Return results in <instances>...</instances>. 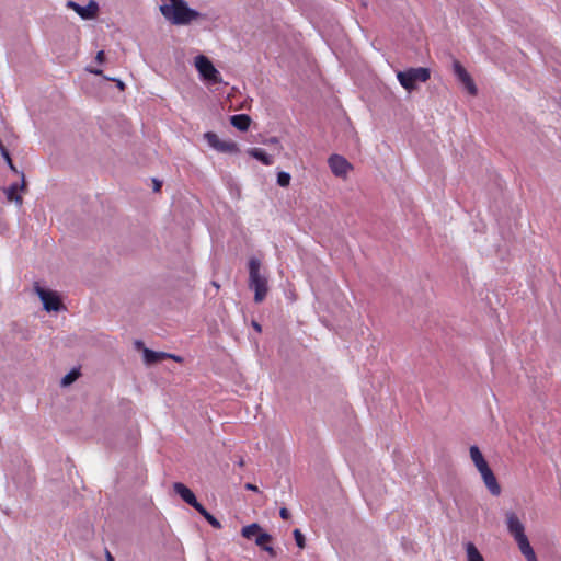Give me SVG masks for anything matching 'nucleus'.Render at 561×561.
<instances>
[{
	"instance_id": "nucleus-1",
	"label": "nucleus",
	"mask_w": 561,
	"mask_h": 561,
	"mask_svg": "<svg viewBox=\"0 0 561 561\" xmlns=\"http://www.w3.org/2000/svg\"><path fill=\"white\" fill-rule=\"evenodd\" d=\"M162 15L173 25H188L193 21L204 18L198 11L191 9L184 0H169L160 7Z\"/></svg>"
},
{
	"instance_id": "nucleus-2",
	"label": "nucleus",
	"mask_w": 561,
	"mask_h": 561,
	"mask_svg": "<svg viewBox=\"0 0 561 561\" xmlns=\"http://www.w3.org/2000/svg\"><path fill=\"white\" fill-rule=\"evenodd\" d=\"M249 287L254 290V301L262 302L268 293V279L265 273L261 272V261L251 257L248 262Z\"/></svg>"
},
{
	"instance_id": "nucleus-3",
	"label": "nucleus",
	"mask_w": 561,
	"mask_h": 561,
	"mask_svg": "<svg viewBox=\"0 0 561 561\" xmlns=\"http://www.w3.org/2000/svg\"><path fill=\"white\" fill-rule=\"evenodd\" d=\"M470 457L476 468L480 472L489 492L494 496H499L502 491L501 485L499 484L494 472L490 468L488 461L484 459L478 446L474 445L470 447Z\"/></svg>"
},
{
	"instance_id": "nucleus-4",
	"label": "nucleus",
	"mask_w": 561,
	"mask_h": 561,
	"mask_svg": "<svg viewBox=\"0 0 561 561\" xmlns=\"http://www.w3.org/2000/svg\"><path fill=\"white\" fill-rule=\"evenodd\" d=\"M241 535L249 540L254 539L257 547L266 551L271 557H276V551L271 546L273 541L272 535L265 533L259 524L253 523L242 527Z\"/></svg>"
},
{
	"instance_id": "nucleus-5",
	"label": "nucleus",
	"mask_w": 561,
	"mask_h": 561,
	"mask_svg": "<svg viewBox=\"0 0 561 561\" xmlns=\"http://www.w3.org/2000/svg\"><path fill=\"white\" fill-rule=\"evenodd\" d=\"M431 78V71L425 67L409 68L397 72L400 84L409 92L415 90L419 83L426 82Z\"/></svg>"
},
{
	"instance_id": "nucleus-6",
	"label": "nucleus",
	"mask_w": 561,
	"mask_h": 561,
	"mask_svg": "<svg viewBox=\"0 0 561 561\" xmlns=\"http://www.w3.org/2000/svg\"><path fill=\"white\" fill-rule=\"evenodd\" d=\"M195 67L199 75L209 83L217 84L221 82L220 72L214 67L208 57L198 55L195 57Z\"/></svg>"
},
{
	"instance_id": "nucleus-7",
	"label": "nucleus",
	"mask_w": 561,
	"mask_h": 561,
	"mask_svg": "<svg viewBox=\"0 0 561 561\" xmlns=\"http://www.w3.org/2000/svg\"><path fill=\"white\" fill-rule=\"evenodd\" d=\"M34 290L41 298L46 311H59L64 308L62 301L56 291L45 289L38 283H35Z\"/></svg>"
},
{
	"instance_id": "nucleus-8",
	"label": "nucleus",
	"mask_w": 561,
	"mask_h": 561,
	"mask_svg": "<svg viewBox=\"0 0 561 561\" xmlns=\"http://www.w3.org/2000/svg\"><path fill=\"white\" fill-rule=\"evenodd\" d=\"M207 144L219 152L237 153L239 151L238 145L233 141L221 140L215 133L207 131L204 135Z\"/></svg>"
},
{
	"instance_id": "nucleus-9",
	"label": "nucleus",
	"mask_w": 561,
	"mask_h": 561,
	"mask_svg": "<svg viewBox=\"0 0 561 561\" xmlns=\"http://www.w3.org/2000/svg\"><path fill=\"white\" fill-rule=\"evenodd\" d=\"M328 164L331 172L337 178H346L353 169V165L343 156L336 153L329 157Z\"/></svg>"
},
{
	"instance_id": "nucleus-10",
	"label": "nucleus",
	"mask_w": 561,
	"mask_h": 561,
	"mask_svg": "<svg viewBox=\"0 0 561 561\" xmlns=\"http://www.w3.org/2000/svg\"><path fill=\"white\" fill-rule=\"evenodd\" d=\"M453 66H454V72H455L457 79L463 84V87L467 89V91L471 95H476L478 92V89H477L471 76L468 73V71L465 69V67L458 60H455Z\"/></svg>"
},
{
	"instance_id": "nucleus-11",
	"label": "nucleus",
	"mask_w": 561,
	"mask_h": 561,
	"mask_svg": "<svg viewBox=\"0 0 561 561\" xmlns=\"http://www.w3.org/2000/svg\"><path fill=\"white\" fill-rule=\"evenodd\" d=\"M67 7L75 10L83 20H91L95 18L99 12V4L93 0L84 7L75 1H68Z\"/></svg>"
},
{
	"instance_id": "nucleus-12",
	"label": "nucleus",
	"mask_w": 561,
	"mask_h": 561,
	"mask_svg": "<svg viewBox=\"0 0 561 561\" xmlns=\"http://www.w3.org/2000/svg\"><path fill=\"white\" fill-rule=\"evenodd\" d=\"M174 492L188 505L194 507L197 511L202 504L197 501L195 494L192 492L190 488H187L182 482H175L173 484Z\"/></svg>"
},
{
	"instance_id": "nucleus-13",
	"label": "nucleus",
	"mask_w": 561,
	"mask_h": 561,
	"mask_svg": "<svg viewBox=\"0 0 561 561\" xmlns=\"http://www.w3.org/2000/svg\"><path fill=\"white\" fill-rule=\"evenodd\" d=\"M21 184L13 183L9 187L4 190L8 201L14 202L16 205L21 206L23 204V198L18 194L19 191H26V181L24 173H21Z\"/></svg>"
},
{
	"instance_id": "nucleus-14",
	"label": "nucleus",
	"mask_w": 561,
	"mask_h": 561,
	"mask_svg": "<svg viewBox=\"0 0 561 561\" xmlns=\"http://www.w3.org/2000/svg\"><path fill=\"white\" fill-rule=\"evenodd\" d=\"M506 525L508 533L514 539L525 535V527L515 513H506Z\"/></svg>"
},
{
	"instance_id": "nucleus-15",
	"label": "nucleus",
	"mask_w": 561,
	"mask_h": 561,
	"mask_svg": "<svg viewBox=\"0 0 561 561\" xmlns=\"http://www.w3.org/2000/svg\"><path fill=\"white\" fill-rule=\"evenodd\" d=\"M167 358H172L176 362H182V358L176 355H172V354L164 353V352H156V351H152L149 348H146L144 351V359H145L146 364H148V365H153V364L160 363L161 360L167 359Z\"/></svg>"
},
{
	"instance_id": "nucleus-16",
	"label": "nucleus",
	"mask_w": 561,
	"mask_h": 561,
	"mask_svg": "<svg viewBox=\"0 0 561 561\" xmlns=\"http://www.w3.org/2000/svg\"><path fill=\"white\" fill-rule=\"evenodd\" d=\"M248 154L260 162H262L264 165H272L274 163V159L271 154L266 153L265 150L262 148H250L248 149Z\"/></svg>"
},
{
	"instance_id": "nucleus-17",
	"label": "nucleus",
	"mask_w": 561,
	"mask_h": 561,
	"mask_svg": "<svg viewBox=\"0 0 561 561\" xmlns=\"http://www.w3.org/2000/svg\"><path fill=\"white\" fill-rule=\"evenodd\" d=\"M230 124L241 130L245 131L249 129L251 124V117L247 114H236L230 117Z\"/></svg>"
},
{
	"instance_id": "nucleus-18",
	"label": "nucleus",
	"mask_w": 561,
	"mask_h": 561,
	"mask_svg": "<svg viewBox=\"0 0 561 561\" xmlns=\"http://www.w3.org/2000/svg\"><path fill=\"white\" fill-rule=\"evenodd\" d=\"M466 552L468 561H484L482 554L479 552L473 542L468 541L466 545Z\"/></svg>"
},
{
	"instance_id": "nucleus-19",
	"label": "nucleus",
	"mask_w": 561,
	"mask_h": 561,
	"mask_svg": "<svg viewBox=\"0 0 561 561\" xmlns=\"http://www.w3.org/2000/svg\"><path fill=\"white\" fill-rule=\"evenodd\" d=\"M197 512L216 529H220L222 526H221V523L214 516L211 515L203 505H201L199 507H197Z\"/></svg>"
},
{
	"instance_id": "nucleus-20",
	"label": "nucleus",
	"mask_w": 561,
	"mask_h": 561,
	"mask_svg": "<svg viewBox=\"0 0 561 561\" xmlns=\"http://www.w3.org/2000/svg\"><path fill=\"white\" fill-rule=\"evenodd\" d=\"M80 376V371L77 368H73L70 370L62 379H61V386L67 387L73 383Z\"/></svg>"
},
{
	"instance_id": "nucleus-21",
	"label": "nucleus",
	"mask_w": 561,
	"mask_h": 561,
	"mask_svg": "<svg viewBox=\"0 0 561 561\" xmlns=\"http://www.w3.org/2000/svg\"><path fill=\"white\" fill-rule=\"evenodd\" d=\"M1 156H2V157H3V159L5 160V162H7L8 167L10 168V170H11L12 172H14L15 174L21 175V173H22V172H21V171H19V170L16 169V167L14 165V163H13V161H12V159H11V156H10V152L8 151V149H3V150H2Z\"/></svg>"
},
{
	"instance_id": "nucleus-22",
	"label": "nucleus",
	"mask_w": 561,
	"mask_h": 561,
	"mask_svg": "<svg viewBox=\"0 0 561 561\" xmlns=\"http://www.w3.org/2000/svg\"><path fill=\"white\" fill-rule=\"evenodd\" d=\"M291 176L288 172H278L277 184L282 187H287L290 184Z\"/></svg>"
},
{
	"instance_id": "nucleus-23",
	"label": "nucleus",
	"mask_w": 561,
	"mask_h": 561,
	"mask_svg": "<svg viewBox=\"0 0 561 561\" xmlns=\"http://www.w3.org/2000/svg\"><path fill=\"white\" fill-rule=\"evenodd\" d=\"M520 552H524V551H527L529 549H531L533 547L530 546L529 543V540L527 538L526 535L522 536V537H518L515 539Z\"/></svg>"
},
{
	"instance_id": "nucleus-24",
	"label": "nucleus",
	"mask_w": 561,
	"mask_h": 561,
	"mask_svg": "<svg viewBox=\"0 0 561 561\" xmlns=\"http://www.w3.org/2000/svg\"><path fill=\"white\" fill-rule=\"evenodd\" d=\"M293 535H294V538H295V541H296V545L300 548V549H304L306 547V538L304 536V534L299 530V529H295L293 531Z\"/></svg>"
},
{
	"instance_id": "nucleus-25",
	"label": "nucleus",
	"mask_w": 561,
	"mask_h": 561,
	"mask_svg": "<svg viewBox=\"0 0 561 561\" xmlns=\"http://www.w3.org/2000/svg\"><path fill=\"white\" fill-rule=\"evenodd\" d=\"M522 554L526 558L527 561H538L533 548L522 552Z\"/></svg>"
},
{
	"instance_id": "nucleus-26",
	"label": "nucleus",
	"mask_w": 561,
	"mask_h": 561,
	"mask_svg": "<svg viewBox=\"0 0 561 561\" xmlns=\"http://www.w3.org/2000/svg\"><path fill=\"white\" fill-rule=\"evenodd\" d=\"M279 516H280L283 519L287 520V519H289V517H290V512H289L286 507H282V508L279 510Z\"/></svg>"
},
{
	"instance_id": "nucleus-27",
	"label": "nucleus",
	"mask_w": 561,
	"mask_h": 561,
	"mask_svg": "<svg viewBox=\"0 0 561 561\" xmlns=\"http://www.w3.org/2000/svg\"><path fill=\"white\" fill-rule=\"evenodd\" d=\"M95 60L99 64H103L105 61V53L103 50L98 51V54L95 56Z\"/></svg>"
},
{
	"instance_id": "nucleus-28",
	"label": "nucleus",
	"mask_w": 561,
	"mask_h": 561,
	"mask_svg": "<svg viewBox=\"0 0 561 561\" xmlns=\"http://www.w3.org/2000/svg\"><path fill=\"white\" fill-rule=\"evenodd\" d=\"M252 327L254 328L255 331L257 332H261L262 331V328L260 325V323H257L256 321H253L252 322Z\"/></svg>"
},
{
	"instance_id": "nucleus-29",
	"label": "nucleus",
	"mask_w": 561,
	"mask_h": 561,
	"mask_svg": "<svg viewBox=\"0 0 561 561\" xmlns=\"http://www.w3.org/2000/svg\"><path fill=\"white\" fill-rule=\"evenodd\" d=\"M153 183H154V191L156 192L160 191L162 183L157 180H154Z\"/></svg>"
},
{
	"instance_id": "nucleus-30",
	"label": "nucleus",
	"mask_w": 561,
	"mask_h": 561,
	"mask_svg": "<svg viewBox=\"0 0 561 561\" xmlns=\"http://www.w3.org/2000/svg\"><path fill=\"white\" fill-rule=\"evenodd\" d=\"M245 488H247L248 490H251V491H257V490H259V489H257V486H256V485H254V484H252V483H248V484L245 485Z\"/></svg>"
},
{
	"instance_id": "nucleus-31",
	"label": "nucleus",
	"mask_w": 561,
	"mask_h": 561,
	"mask_svg": "<svg viewBox=\"0 0 561 561\" xmlns=\"http://www.w3.org/2000/svg\"><path fill=\"white\" fill-rule=\"evenodd\" d=\"M115 81V79H113ZM116 83H117V88L119 90H124L125 89V84L121 81V80H116Z\"/></svg>"
},
{
	"instance_id": "nucleus-32",
	"label": "nucleus",
	"mask_w": 561,
	"mask_h": 561,
	"mask_svg": "<svg viewBox=\"0 0 561 561\" xmlns=\"http://www.w3.org/2000/svg\"><path fill=\"white\" fill-rule=\"evenodd\" d=\"M89 71L94 73V75H98V76L102 75V70L101 69H90Z\"/></svg>"
},
{
	"instance_id": "nucleus-33",
	"label": "nucleus",
	"mask_w": 561,
	"mask_h": 561,
	"mask_svg": "<svg viewBox=\"0 0 561 561\" xmlns=\"http://www.w3.org/2000/svg\"><path fill=\"white\" fill-rule=\"evenodd\" d=\"M106 561H114V557L111 554L108 550H106Z\"/></svg>"
},
{
	"instance_id": "nucleus-34",
	"label": "nucleus",
	"mask_w": 561,
	"mask_h": 561,
	"mask_svg": "<svg viewBox=\"0 0 561 561\" xmlns=\"http://www.w3.org/2000/svg\"><path fill=\"white\" fill-rule=\"evenodd\" d=\"M270 142L271 144H277L278 139L276 137H273V138L270 139Z\"/></svg>"
}]
</instances>
